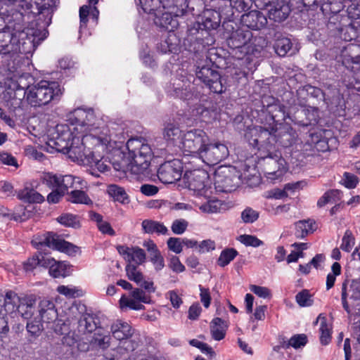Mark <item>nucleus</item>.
I'll return each mask as SVG.
<instances>
[{
    "mask_svg": "<svg viewBox=\"0 0 360 360\" xmlns=\"http://www.w3.org/2000/svg\"><path fill=\"white\" fill-rule=\"evenodd\" d=\"M98 124L96 123L86 133L73 137L67 149L61 153L67 154L74 162L89 165L92 162L91 155L97 148H101L103 153L120 147L124 142L123 135L111 132L108 127H101Z\"/></svg>",
    "mask_w": 360,
    "mask_h": 360,
    "instance_id": "1",
    "label": "nucleus"
},
{
    "mask_svg": "<svg viewBox=\"0 0 360 360\" xmlns=\"http://www.w3.org/2000/svg\"><path fill=\"white\" fill-rule=\"evenodd\" d=\"M72 116L75 120V123L70 125L58 124L56 126L53 139L49 144L58 152L65 150L73 137L86 133L91 127L96 124L94 112L91 109H76Z\"/></svg>",
    "mask_w": 360,
    "mask_h": 360,
    "instance_id": "2",
    "label": "nucleus"
},
{
    "mask_svg": "<svg viewBox=\"0 0 360 360\" xmlns=\"http://www.w3.org/2000/svg\"><path fill=\"white\" fill-rule=\"evenodd\" d=\"M127 148L131 171L134 174L143 173L149 167L153 156L150 146L145 140L130 139L127 143Z\"/></svg>",
    "mask_w": 360,
    "mask_h": 360,
    "instance_id": "3",
    "label": "nucleus"
},
{
    "mask_svg": "<svg viewBox=\"0 0 360 360\" xmlns=\"http://www.w3.org/2000/svg\"><path fill=\"white\" fill-rule=\"evenodd\" d=\"M27 101L33 106H41L58 101L63 91L56 82L42 80L25 92Z\"/></svg>",
    "mask_w": 360,
    "mask_h": 360,
    "instance_id": "4",
    "label": "nucleus"
},
{
    "mask_svg": "<svg viewBox=\"0 0 360 360\" xmlns=\"http://www.w3.org/2000/svg\"><path fill=\"white\" fill-rule=\"evenodd\" d=\"M209 142V136L202 129H194L184 132L179 147L184 152L200 156Z\"/></svg>",
    "mask_w": 360,
    "mask_h": 360,
    "instance_id": "5",
    "label": "nucleus"
},
{
    "mask_svg": "<svg viewBox=\"0 0 360 360\" xmlns=\"http://www.w3.org/2000/svg\"><path fill=\"white\" fill-rule=\"evenodd\" d=\"M32 244L37 249L48 247L68 254L75 253L77 250V248L75 245L65 241L59 236L52 232L36 236L32 240Z\"/></svg>",
    "mask_w": 360,
    "mask_h": 360,
    "instance_id": "6",
    "label": "nucleus"
},
{
    "mask_svg": "<svg viewBox=\"0 0 360 360\" xmlns=\"http://www.w3.org/2000/svg\"><path fill=\"white\" fill-rule=\"evenodd\" d=\"M239 184V175L233 168L221 167L214 173V186L219 192H231Z\"/></svg>",
    "mask_w": 360,
    "mask_h": 360,
    "instance_id": "7",
    "label": "nucleus"
},
{
    "mask_svg": "<svg viewBox=\"0 0 360 360\" xmlns=\"http://www.w3.org/2000/svg\"><path fill=\"white\" fill-rule=\"evenodd\" d=\"M229 154L227 146L220 142L210 143L209 141L200 151V158L202 161L209 165H214L228 157Z\"/></svg>",
    "mask_w": 360,
    "mask_h": 360,
    "instance_id": "8",
    "label": "nucleus"
},
{
    "mask_svg": "<svg viewBox=\"0 0 360 360\" xmlns=\"http://www.w3.org/2000/svg\"><path fill=\"white\" fill-rule=\"evenodd\" d=\"M196 76L214 93L221 94L225 90L218 72L207 66H202L200 68L198 66Z\"/></svg>",
    "mask_w": 360,
    "mask_h": 360,
    "instance_id": "9",
    "label": "nucleus"
},
{
    "mask_svg": "<svg viewBox=\"0 0 360 360\" xmlns=\"http://www.w3.org/2000/svg\"><path fill=\"white\" fill-rule=\"evenodd\" d=\"M220 14L217 11L207 9L203 11L200 20L195 22L188 30L191 35L198 34L200 30H216L220 24Z\"/></svg>",
    "mask_w": 360,
    "mask_h": 360,
    "instance_id": "10",
    "label": "nucleus"
},
{
    "mask_svg": "<svg viewBox=\"0 0 360 360\" xmlns=\"http://www.w3.org/2000/svg\"><path fill=\"white\" fill-rule=\"evenodd\" d=\"M181 162L179 160L174 159L160 166L158 177L163 184H172L181 179Z\"/></svg>",
    "mask_w": 360,
    "mask_h": 360,
    "instance_id": "11",
    "label": "nucleus"
},
{
    "mask_svg": "<svg viewBox=\"0 0 360 360\" xmlns=\"http://www.w3.org/2000/svg\"><path fill=\"white\" fill-rule=\"evenodd\" d=\"M188 187L197 195L206 196L207 191L208 174L204 170H194L186 172Z\"/></svg>",
    "mask_w": 360,
    "mask_h": 360,
    "instance_id": "12",
    "label": "nucleus"
},
{
    "mask_svg": "<svg viewBox=\"0 0 360 360\" xmlns=\"http://www.w3.org/2000/svg\"><path fill=\"white\" fill-rule=\"evenodd\" d=\"M264 171L268 179L274 181L285 174V160L281 158L280 155H269L264 158Z\"/></svg>",
    "mask_w": 360,
    "mask_h": 360,
    "instance_id": "13",
    "label": "nucleus"
},
{
    "mask_svg": "<svg viewBox=\"0 0 360 360\" xmlns=\"http://www.w3.org/2000/svg\"><path fill=\"white\" fill-rule=\"evenodd\" d=\"M252 38V33L250 30L239 28L231 33L227 39V44L231 49L244 48L245 49Z\"/></svg>",
    "mask_w": 360,
    "mask_h": 360,
    "instance_id": "14",
    "label": "nucleus"
},
{
    "mask_svg": "<svg viewBox=\"0 0 360 360\" xmlns=\"http://www.w3.org/2000/svg\"><path fill=\"white\" fill-rule=\"evenodd\" d=\"M264 8L268 11V16L270 20L275 22H281L287 18L290 12L288 5L275 4L270 0H264Z\"/></svg>",
    "mask_w": 360,
    "mask_h": 360,
    "instance_id": "15",
    "label": "nucleus"
},
{
    "mask_svg": "<svg viewBox=\"0 0 360 360\" xmlns=\"http://www.w3.org/2000/svg\"><path fill=\"white\" fill-rule=\"evenodd\" d=\"M37 315H39L41 321L46 323L47 327L51 326L58 319V313L54 303L48 300H43L40 302Z\"/></svg>",
    "mask_w": 360,
    "mask_h": 360,
    "instance_id": "16",
    "label": "nucleus"
},
{
    "mask_svg": "<svg viewBox=\"0 0 360 360\" xmlns=\"http://www.w3.org/2000/svg\"><path fill=\"white\" fill-rule=\"evenodd\" d=\"M349 297L354 301H360V278L354 280L347 288L346 283H342V303L343 308L348 312H350L347 298Z\"/></svg>",
    "mask_w": 360,
    "mask_h": 360,
    "instance_id": "17",
    "label": "nucleus"
},
{
    "mask_svg": "<svg viewBox=\"0 0 360 360\" xmlns=\"http://www.w3.org/2000/svg\"><path fill=\"white\" fill-rule=\"evenodd\" d=\"M241 21L243 25L252 30H260L267 23L266 16L258 11H251L242 15Z\"/></svg>",
    "mask_w": 360,
    "mask_h": 360,
    "instance_id": "18",
    "label": "nucleus"
},
{
    "mask_svg": "<svg viewBox=\"0 0 360 360\" xmlns=\"http://www.w3.org/2000/svg\"><path fill=\"white\" fill-rule=\"evenodd\" d=\"M118 252L129 264L134 262L136 264L139 265L146 260L144 250L139 247L128 248L120 246L118 248Z\"/></svg>",
    "mask_w": 360,
    "mask_h": 360,
    "instance_id": "19",
    "label": "nucleus"
},
{
    "mask_svg": "<svg viewBox=\"0 0 360 360\" xmlns=\"http://www.w3.org/2000/svg\"><path fill=\"white\" fill-rule=\"evenodd\" d=\"M110 333L114 338L122 341L124 339L131 338L134 333V329L127 322L118 319L111 324Z\"/></svg>",
    "mask_w": 360,
    "mask_h": 360,
    "instance_id": "20",
    "label": "nucleus"
},
{
    "mask_svg": "<svg viewBox=\"0 0 360 360\" xmlns=\"http://www.w3.org/2000/svg\"><path fill=\"white\" fill-rule=\"evenodd\" d=\"M42 266L49 268V274L53 278L65 277L68 276L67 265L63 262H57L49 255H46V259L42 260Z\"/></svg>",
    "mask_w": 360,
    "mask_h": 360,
    "instance_id": "21",
    "label": "nucleus"
},
{
    "mask_svg": "<svg viewBox=\"0 0 360 360\" xmlns=\"http://www.w3.org/2000/svg\"><path fill=\"white\" fill-rule=\"evenodd\" d=\"M86 186V182L80 177L72 175H59L58 189L63 193L70 188H83Z\"/></svg>",
    "mask_w": 360,
    "mask_h": 360,
    "instance_id": "22",
    "label": "nucleus"
},
{
    "mask_svg": "<svg viewBox=\"0 0 360 360\" xmlns=\"http://www.w3.org/2000/svg\"><path fill=\"white\" fill-rule=\"evenodd\" d=\"M194 203L202 212L207 214L221 212L226 209V205L217 199L207 200L206 198L205 202L195 200Z\"/></svg>",
    "mask_w": 360,
    "mask_h": 360,
    "instance_id": "23",
    "label": "nucleus"
},
{
    "mask_svg": "<svg viewBox=\"0 0 360 360\" xmlns=\"http://www.w3.org/2000/svg\"><path fill=\"white\" fill-rule=\"evenodd\" d=\"M98 319L94 314H84L79 319L78 330L82 333H92L99 328L98 327Z\"/></svg>",
    "mask_w": 360,
    "mask_h": 360,
    "instance_id": "24",
    "label": "nucleus"
},
{
    "mask_svg": "<svg viewBox=\"0 0 360 360\" xmlns=\"http://www.w3.org/2000/svg\"><path fill=\"white\" fill-rule=\"evenodd\" d=\"M36 300L33 297H24L18 306V313L26 320L32 319L38 313L36 310Z\"/></svg>",
    "mask_w": 360,
    "mask_h": 360,
    "instance_id": "25",
    "label": "nucleus"
},
{
    "mask_svg": "<svg viewBox=\"0 0 360 360\" xmlns=\"http://www.w3.org/2000/svg\"><path fill=\"white\" fill-rule=\"evenodd\" d=\"M139 344L135 340L129 338L124 339L120 341V345L117 347L115 352L116 355H113L114 357L105 358L106 360H120L124 356L127 355L129 352L135 350Z\"/></svg>",
    "mask_w": 360,
    "mask_h": 360,
    "instance_id": "26",
    "label": "nucleus"
},
{
    "mask_svg": "<svg viewBox=\"0 0 360 360\" xmlns=\"http://www.w3.org/2000/svg\"><path fill=\"white\" fill-rule=\"evenodd\" d=\"M111 336L110 332L103 328H98L90 340L91 345L102 349H108L110 345Z\"/></svg>",
    "mask_w": 360,
    "mask_h": 360,
    "instance_id": "27",
    "label": "nucleus"
},
{
    "mask_svg": "<svg viewBox=\"0 0 360 360\" xmlns=\"http://www.w3.org/2000/svg\"><path fill=\"white\" fill-rule=\"evenodd\" d=\"M142 231L147 234L168 235V229L161 222L153 219H144L141 222Z\"/></svg>",
    "mask_w": 360,
    "mask_h": 360,
    "instance_id": "28",
    "label": "nucleus"
},
{
    "mask_svg": "<svg viewBox=\"0 0 360 360\" xmlns=\"http://www.w3.org/2000/svg\"><path fill=\"white\" fill-rule=\"evenodd\" d=\"M250 134L252 136H255L250 143L255 146H258L259 149L265 145V141L272 138L271 134L266 129L261 127H256L250 129Z\"/></svg>",
    "mask_w": 360,
    "mask_h": 360,
    "instance_id": "29",
    "label": "nucleus"
},
{
    "mask_svg": "<svg viewBox=\"0 0 360 360\" xmlns=\"http://www.w3.org/2000/svg\"><path fill=\"white\" fill-rule=\"evenodd\" d=\"M0 217L6 218L8 220H14L15 221H23L28 218L25 208L23 206H19L13 212L3 206H0Z\"/></svg>",
    "mask_w": 360,
    "mask_h": 360,
    "instance_id": "30",
    "label": "nucleus"
},
{
    "mask_svg": "<svg viewBox=\"0 0 360 360\" xmlns=\"http://www.w3.org/2000/svg\"><path fill=\"white\" fill-rule=\"evenodd\" d=\"M22 300V298H20L15 292L13 291L7 292L5 297H3L4 301L3 311L8 314H12L18 311Z\"/></svg>",
    "mask_w": 360,
    "mask_h": 360,
    "instance_id": "31",
    "label": "nucleus"
},
{
    "mask_svg": "<svg viewBox=\"0 0 360 360\" xmlns=\"http://www.w3.org/2000/svg\"><path fill=\"white\" fill-rule=\"evenodd\" d=\"M226 323L220 318H214L210 323V332L214 340L219 341L224 338L227 329Z\"/></svg>",
    "mask_w": 360,
    "mask_h": 360,
    "instance_id": "32",
    "label": "nucleus"
},
{
    "mask_svg": "<svg viewBox=\"0 0 360 360\" xmlns=\"http://www.w3.org/2000/svg\"><path fill=\"white\" fill-rule=\"evenodd\" d=\"M155 22L156 25L165 28L169 32L173 31L174 29L177 28L179 25L177 16H174L170 13H164L161 16L156 17Z\"/></svg>",
    "mask_w": 360,
    "mask_h": 360,
    "instance_id": "33",
    "label": "nucleus"
},
{
    "mask_svg": "<svg viewBox=\"0 0 360 360\" xmlns=\"http://www.w3.org/2000/svg\"><path fill=\"white\" fill-rule=\"evenodd\" d=\"M320 321V340L321 344L328 345L331 339V326L327 323L326 317L323 314H320L316 320L314 322V324H317L318 322Z\"/></svg>",
    "mask_w": 360,
    "mask_h": 360,
    "instance_id": "34",
    "label": "nucleus"
},
{
    "mask_svg": "<svg viewBox=\"0 0 360 360\" xmlns=\"http://www.w3.org/2000/svg\"><path fill=\"white\" fill-rule=\"evenodd\" d=\"M315 223L311 219L300 220L295 224V235L298 238H303L304 236L313 233L316 230Z\"/></svg>",
    "mask_w": 360,
    "mask_h": 360,
    "instance_id": "35",
    "label": "nucleus"
},
{
    "mask_svg": "<svg viewBox=\"0 0 360 360\" xmlns=\"http://www.w3.org/2000/svg\"><path fill=\"white\" fill-rule=\"evenodd\" d=\"M99 11L96 6L91 8L90 6L84 5L79 8V19H80V26H79V33L82 34V30L84 27H86L87 22H88V16L91 15L93 18L97 20L98 17Z\"/></svg>",
    "mask_w": 360,
    "mask_h": 360,
    "instance_id": "36",
    "label": "nucleus"
},
{
    "mask_svg": "<svg viewBox=\"0 0 360 360\" xmlns=\"http://www.w3.org/2000/svg\"><path fill=\"white\" fill-rule=\"evenodd\" d=\"M107 191L109 195L115 201L122 204H128L130 202L129 195L122 187L115 184H111L108 186Z\"/></svg>",
    "mask_w": 360,
    "mask_h": 360,
    "instance_id": "37",
    "label": "nucleus"
},
{
    "mask_svg": "<svg viewBox=\"0 0 360 360\" xmlns=\"http://www.w3.org/2000/svg\"><path fill=\"white\" fill-rule=\"evenodd\" d=\"M26 329L29 335L34 338H38L42 333L44 327L39 315L27 320Z\"/></svg>",
    "mask_w": 360,
    "mask_h": 360,
    "instance_id": "38",
    "label": "nucleus"
},
{
    "mask_svg": "<svg viewBox=\"0 0 360 360\" xmlns=\"http://www.w3.org/2000/svg\"><path fill=\"white\" fill-rule=\"evenodd\" d=\"M18 198L25 202L40 203L44 201V197L34 189L27 188L22 190L18 195Z\"/></svg>",
    "mask_w": 360,
    "mask_h": 360,
    "instance_id": "39",
    "label": "nucleus"
},
{
    "mask_svg": "<svg viewBox=\"0 0 360 360\" xmlns=\"http://www.w3.org/2000/svg\"><path fill=\"white\" fill-rule=\"evenodd\" d=\"M52 3L53 0H44L41 4L35 2V8H34V6L32 7L34 11L33 13H37L39 15L42 14L49 17V20L46 22L47 25H49L51 21V14L53 11Z\"/></svg>",
    "mask_w": 360,
    "mask_h": 360,
    "instance_id": "40",
    "label": "nucleus"
},
{
    "mask_svg": "<svg viewBox=\"0 0 360 360\" xmlns=\"http://www.w3.org/2000/svg\"><path fill=\"white\" fill-rule=\"evenodd\" d=\"M82 188H75L68 193V200L76 204H92V201L88 195Z\"/></svg>",
    "mask_w": 360,
    "mask_h": 360,
    "instance_id": "41",
    "label": "nucleus"
},
{
    "mask_svg": "<svg viewBox=\"0 0 360 360\" xmlns=\"http://www.w3.org/2000/svg\"><path fill=\"white\" fill-rule=\"evenodd\" d=\"M340 191L337 189H331L326 191L317 201V206L323 207L328 203H334L340 200Z\"/></svg>",
    "mask_w": 360,
    "mask_h": 360,
    "instance_id": "42",
    "label": "nucleus"
},
{
    "mask_svg": "<svg viewBox=\"0 0 360 360\" xmlns=\"http://www.w3.org/2000/svg\"><path fill=\"white\" fill-rule=\"evenodd\" d=\"M100 149L101 150V148H97L94 150L91 155L93 161L88 165L95 167L101 172H105L109 169V165L103 160V155L100 154Z\"/></svg>",
    "mask_w": 360,
    "mask_h": 360,
    "instance_id": "43",
    "label": "nucleus"
},
{
    "mask_svg": "<svg viewBox=\"0 0 360 360\" xmlns=\"http://www.w3.org/2000/svg\"><path fill=\"white\" fill-rule=\"evenodd\" d=\"M266 45V40L262 37H255L251 39L248 46L246 47V53L248 54L256 55L261 52L264 46Z\"/></svg>",
    "mask_w": 360,
    "mask_h": 360,
    "instance_id": "44",
    "label": "nucleus"
},
{
    "mask_svg": "<svg viewBox=\"0 0 360 360\" xmlns=\"http://www.w3.org/2000/svg\"><path fill=\"white\" fill-rule=\"evenodd\" d=\"M238 255V251L234 248H226L221 251L218 259L217 264L221 267L227 266Z\"/></svg>",
    "mask_w": 360,
    "mask_h": 360,
    "instance_id": "45",
    "label": "nucleus"
},
{
    "mask_svg": "<svg viewBox=\"0 0 360 360\" xmlns=\"http://www.w3.org/2000/svg\"><path fill=\"white\" fill-rule=\"evenodd\" d=\"M183 134L184 132L178 127L173 124H169L165 129L164 136L167 140L177 142L179 145Z\"/></svg>",
    "mask_w": 360,
    "mask_h": 360,
    "instance_id": "46",
    "label": "nucleus"
},
{
    "mask_svg": "<svg viewBox=\"0 0 360 360\" xmlns=\"http://www.w3.org/2000/svg\"><path fill=\"white\" fill-rule=\"evenodd\" d=\"M292 193V184L288 183L283 188H274L268 192V197L275 199L288 198Z\"/></svg>",
    "mask_w": 360,
    "mask_h": 360,
    "instance_id": "47",
    "label": "nucleus"
},
{
    "mask_svg": "<svg viewBox=\"0 0 360 360\" xmlns=\"http://www.w3.org/2000/svg\"><path fill=\"white\" fill-rule=\"evenodd\" d=\"M120 305L122 309L129 308L134 310H141L144 308V306L131 295L130 297L122 295L120 300Z\"/></svg>",
    "mask_w": 360,
    "mask_h": 360,
    "instance_id": "48",
    "label": "nucleus"
},
{
    "mask_svg": "<svg viewBox=\"0 0 360 360\" xmlns=\"http://www.w3.org/2000/svg\"><path fill=\"white\" fill-rule=\"evenodd\" d=\"M295 300L300 307H309L314 304L313 295L306 289L299 292L295 296Z\"/></svg>",
    "mask_w": 360,
    "mask_h": 360,
    "instance_id": "49",
    "label": "nucleus"
},
{
    "mask_svg": "<svg viewBox=\"0 0 360 360\" xmlns=\"http://www.w3.org/2000/svg\"><path fill=\"white\" fill-rule=\"evenodd\" d=\"M291 48L290 40L288 38H281L276 41L274 49L276 53L280 56H285Z\"/></svg>",
    "mask_w": 360,
    "mask_h": 360,
    "instance_id": "50",
    "label": "nucleus"
},
{
    "mask_svg": "<svg viewBox=\"0 0 360 360\" xmlns=\"http://www.w3.org/2000/svg\"><path fill=\"white\" fill-rule=\"evenodd\" d=\"M46 255H42L39 254V255H34L32 257L29 258L24 263V269L25 271H32L34 269H35L37 266H42V260L46 259Z\"/></svg>",
    "mask_w": 360,
    "mask_h": 360,
    "instance_id": "51",
    "label": "nucleus"
},
{
    "mask_svg": "<svg viewBox=\"0 0 360 360\" xmlns=\"http://www.w3.org/2000/svg\"><path fill=\"white\" fill-rule=\"evenodd\" d=\"M42 184L51 188H58L59 175L50 172L44 173L40 177Z\"/></svg>",
    "mask_w": 360,
    "mask_h": 360,
    "instance_id": "52",
    "label": "nucleus"
},
{
    "mask_svg": "<svg viewBox=\"0 0 360 360\" xmlns=\"http://www.w3.org/2000/svg\"><path fill=\"white\" fill-rule=\"evenodd\" d=\"M332 272L329 273L326 278V288L330 289L333 287L336 276L341 273V266L338 262H334L331 266Z\"/></svg>",
    "mask_w": 360,
    "mask_h": 360,
    "instance_id": "53",
    "label": "nucleus"
},
{
    "mask_svg": "<svg viewBox=\"0 0 360 360\" xmlns=\"http://www.w3.org/2000/svg\"><path fill=\"white\" fill-rule=\"evenodd\" d=\"M58 221L65 226L73 228H77L79 226V221L77 219V217L71 214H62L57 219Z\"/></svg>",
    "mask_w": 360,
    "mask_h": 360,
    "instance_id": "54",
    "label": "nucleus"
},
{
    "mask_svg": "<svg viewBox=\"0 0 360 360\" xmlns=\"http://www.w3.org/2000/svg\"><path fill=\"white\" fill-rule=\"evenodd\" d=\"M126 272L129 280L133 281L136 283L142 282L143 276L141 272L137 269L134 264H128L126 266Z\"/></svg>",
    "mask_w": 360,
    "mask_h": 360,
    "instance_id": "55",
    "label": "nucleus"
},
{
    "mask_svg": "<svg viewBox=\"0 0 360 360\" xmlns=\"http://www.w3.org/2000/svg\"><path fill=\"white\" fill-rule=\"evenodd\" d=\"M238 240L245 246H252L254 248H257L264 244L262 240L252 235H241L239 236Z\"/></svg>",
    "mask_w": 360,
    "mask_h": 360,
    "instance_id": "56",
    "label": "nucleus"
},
{
    "mask_svg": "<svg viewBox=\"0 0 360 360\" xmlns=\"http://www.w3.org/2000/svg\"><path fill=\"white\" fill-rule=\"evenodd\" d=\"M48 328L52 329L57 335H63L69 332L70 328L68 324L61 319H56L51 326H48Z\"/></svg>",
    "mask_w": 360,
    "mask_h": 360,
    "instance_id": "57",
    "label": "nucleus"
},
{
    "mask_svg": "<svg viewBox=\"0 0 360 360\" xmlns=\"http://www.w3.org/2000/svg\"><path fill=\"white\" fill-rule=\"evenodd\" d=\"M188 226V222L186 219H178L172 222L171 229L174 234L181 235L186 231Z\"/></svg>",
    "mask_w": 360,
    "mask_h": 360,
    "instance_id": "58",
    "label": "nucleus"
},
{
    "mask_svg": "<svg viewBox=\"0 0 360 360\" xmlns=\"http://www.w3.org/2000/svg\"><path fill=\"white\" fill-rule=\"evenodd\" d=\"M0 162L7 166L13 167L15 169L19 167L17 159L8 152H0Z\"/></svg>",
    "mask_w": 360,
    "mask_h": 360,
    "instance_id": "59",
    "label": "nucleus"
},
{
    "mask_svg": "<svg viewBox=\"0 0 360 360\" xmlns=\"http://www.w3.org/2000/svg\"><path fill=\"white\" fill-rule=\"evenodd\" d=\"M57 292L59 294L63 295L68 298L79 297L81 295V291L75 287H70L65 285H59L57 288Z\"/></svg>",
    "mask_w": 360,
    "mask_h": 360,
    "instance_id": "60",
    "label": "nucleus"
},
{
    "mask_svg": "<svg viewBox=\"0 0 360 360\" xmlns=\"http://www.w3.org/2000/svg\"><path fill=\"white\" fill-rule=\"evenodd\" d=\"M354 245V238L349 231H347L342 240L340 248L345 252H350Z\"/></svg>",
    "mask_w": 360,
    "mask_h": 360,
    "instance_id": "61",
    "label": "nucleus"
},
{
    "mask_svg": "<svg viewBox=\"0 0 360 360\" xmlns=\"http://www.w3.org/2000/svg\"><path fill=\"white\" fill-rule=\"evenodd\" d=\"M259 217V212L250 207L245 208L241 213V218L245 223H253Z\"/></svg>",
    "mask_w": 360,
    "mask_h": 360,
    "instance_id": "62",
    "label": "nucleus"
},
{
    "mask_svg": "<svg viewBox=\"0 0 360 360\" xmlns=\"http://www.w3.org/2000/svg\"><path fill=\"white\" fill-rule=\"evenodd\" d=\"M150 259L156 271L162 270L165 266L164 258L160 250L150 255Z\"/></svg>",
    "mask_w": 360,
    "mask_h": 360,
    "instance_id": "63",
    "label": "nucleus"
},
{
    "mask_svg": "<svg viewBox=\"0 0 360 360\" xmlns=\"http://www.w3.org/2000/svg\"><path fill=\"white\" fill-rule=\"evenodd\" d=\"M167 244L168 248L171 251L175 252L176 254H179V253L181 252V251L183 250L182 240L179 238H174V237L169 238L167 240Z\"/></svg>",
    "mask_w": 360,
    "mask_h": 360,
    "instance_id": "64",
    "label": "nucleus"
}]
</instances>
